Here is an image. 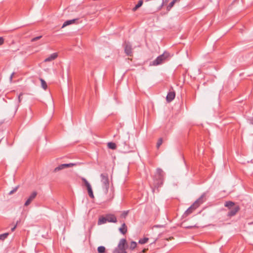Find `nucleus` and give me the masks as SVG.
<instances>
[{"label":"nucleus","instance_id":"2f4dec72","mask_svg":"<svg viewBox=\"0 0 253 253\" xmlns=\"http://www.w3.org/2000/svg\"><path fill=\"white\" fill-rule=\"evenodd\" d=\"M127 211H124L123 214H122V216L123 217H126V216L127 215Z\"/></svg>","mask_w":253,"mask_h":253},{"label":"nucleus","instance_id":"7ed1b4c3","mask_svg":"<svg viewBox=\"0 0 253 253\" xmlns=\"http://www.w3.org/2000/svg\"><path fill=\"white\" fill-rule=\"evenodd\" d=\"M100 177L103 190L104 193L107 194L108 192L109 187L108 174L106 173H101L100 174Z\"/></svg>","mask_w":253,"mask_h":253},{"label":"nucleus","instance_id":"4c0bfd02","mask_svg":"<svg viewBox=\"0 0 253 253\" xmlns=\"http://www.w3.org/2000/svg\"><path fill=\"white\" fill-rule=\"evenodd\" d=\"M172 2H173V3L175 4V3L176 2L174 0H172Z\"/></svg>","mask_w":253,"mask_h":253},{"label":"nucleus","instance_id":"9b49d317","mask_svg":"<svg viewBox=\"0 0 253 253\" xmlns=\"http://www.w3.org/2000/svg\"><path fill=\"white\" fill-rule=\"evenodd\" d=\"M175 94L174 91H170L168 93L166 99L168 102H171L175 97Z\"/></svg>","mask_w":253,"mask_h":253},{"label":"nucleus","instance_id":"f704fd0d","mask_svg":"<svg viewBox=\"0 0 253 253\" xmlns=\"http://www.w3.org/2000/svg\"><path fill=\"white\" fill-rule=\"evenodd\" d=\"M17 224V223H16ZM17 225H15L13 228H11V231H14Z\"/></svg>","mask_w":253,"mask_h":253},{"label":"nucleus","instance_id":"ddd939ff","mask_svg":"<svg viewBox=\"0 0 253 253\" xmlns=\"http://www.w3.org/2000/svg\"><path fill=\"white\" fill-rule=\"evenodd\" d=\"M225 207L228 208V209H231L234 207H236L237 205H235V203L231 201H227L224 205Z\"/></svg>","mask_w":253,"mask_h":253},{"label":"nucleus","instance_id":"b1692460","mask_svg":"<svg viewBox=\"0 0 253 253\" xmlns=\"http://www.w3.org/2000/svg\"><path fill=\"white\" fill-rule=\"evenodd\" d=\"M8 235V233H5L4 234H0V240H4L5 238H7Z\"/></svg>","mask_w":253,"mask_h":253},{"label":"nucleus","instance_id":"58836bf2","mask_svg":"<svg viewBox=\"0 0 253 253\" xmlns=\"http://www.w3.org/2000/svg\"><path fill=\"white\" fill-rule=\"evenodd\" d=\"M174 0L176 2L180 1V0Z\"/></svg>","mask_w":253,"mask_h":253},{"label":"nucleus","instance_id":"20e7f679","mask_svg":"<svg viewBox=\"0 0 253 253\" xmlns=\"http://www.w3.org/2000/svg\"><path fill=\"white\" fill-rule=\"evenodd\" d=\"M126 241L125 239L120 240L117 248L115 249L113 253H126Z\"/></svg>","mask_w":253,"mask_h":253},{"label":"nucleus","instance_id":"cd10ccee","mask_svg":"<svg viewBox=\"0 0 253 253\" xmlns=\"http://www.w3.org/2000/svg\"><path fill=\"white\" fill-rule=\"evenodd\" d=\"M174 4L173 3V2L171 1V2H170V3L169 4V5L167 7V10H169L173 7Z\"/></svg>","mask_w":253,"mask_h":253},{"label":"nucleus","instance_id":"aec40b11","mask_svg":"<svg viewBox=\"0 0 253 253\" xmlns=\"http://www.w3.org/2000/svg\"><path fill=\"white\" fill-rule=\"evenodd\" d=\"M87 190L89 197L91 198H94V195L91 188V186L87 188Z\"/></svg>","mask_w":253,"mask_h":253},{"label":"nucleus","instance_id":"4be33fe9","mask_svg":"<svg viewBox=\"0 0 253 253\" xmlns=\"http://www.w3.org/2000/svg\"><path fill=\"white\" fill-rule=\"evenodd\" d=\"M98 253H105V248L104 246H99L97 248Z\"/></svg>","mask_w":253,"mask_h":253},{"label":"nucleus","instance_id":"473e14b6","mask_svg":"<svg viewBox=\"0 0 253 253\" xmlns=\"http://www.w3.org/2000/svg\"><path fill=\"white\" fill-rule=\"evenodd\" d=\"M14 73H12L10 77V78H9V80H10V81L11 82L12 81V78H13V77L14 76Z\"/></svg>","mask_w":253,"mask_h":253},{"label":"nucleus","instance_id":"5701e85b","mask_svg":"<svg viewBox=\"0 0 253 253\" xmlns=\"http://www.w3.org/2000/svg\"><path fill=\"white\" fill-rule=\"evenodd\" d=\"M148 238H144L143 239H140L139 240L138 243L140 244H144L148 242Z\"/></svg>","mask_w":253,"mask_h":253},{"label":"nucleus","instance_id":"1a4fd4ad","mask_svg":"<svg viewBox=\"0 0 253 253\" xmlns=\"http://www.w3.org/2000/svg\"><path fill=\"white\" fill-rule=\"evenodd\" d=\"M37 193L36 191H34L32 193V194L30 195L27 200L25 203V206H28L30 204L31 202L36 198L37 196Z\"/></svg>","mask_w":253,"mask_h":253},{"label":"nucleus","instance_id":"e433bc0d","mask_svg":"<svg viewBox=\"0 0 253 253\" xmlns=\"http://www.w3.org/2000/svg\"><path fill=\"white\" fill-rule=\"evenodd\" d=\"M3 121H2V120H0V125L1 124H2L3 123Z\"/></svg>","mask_w":253,"mask_h":253},{"label":"nucleus","instance_id":"7c9ffc66","mask_svg":"<svg viewBox=\"0 0 253 253\" xmlns=\"http://www.w3.org/2000/svg\"><path fill=\"white\" fill-rule=\"evenodd\" d=\"M4 42V39L2 37H0V45H2Z\"/></svg>","mask_w":253,"mask_h":253},{"label":"nucleus","instance_id":"f8f14e48","mask_svg":"<svg viewBox=\"0 0 253 253\" xmlns=\"http://www.w3.org/2000/svg\"><path fill=\"white\" fill-rule=\"evenodd\" d=\"M58 56V54L57 53H53L51 54L49 57L44 59L45 62H50L55 59Z\"/></svg>","mask_w":253,"mask_h":253},{"label":"nucleus","instance_id":"c9c22d12","mask_svg":"<svg viewBox=\"0 0 253 253\" xmlns=\"http://www.w3.org/2000/svg\"><path fill=\"white\" fill-rule=\"evenodd\" d=\"M164 0H163V2H162V4L160 5V9H161L164 6Z\"/></svg>","mask_w":253,"mask_h":253},{"label":"nucleus","instance_id":"ea45409f","mask_svg":"<svg viewBox=\"0 0 253 253\" xmlns=\"http://www.w3.org/2000/svg\"><path fill=\"white\" fill-rule=\"evenodd\" d=\"M252 123L253 124V123Z\"/></svg>","mask_w":253,"mask_h":253},{"label":"nucleus","instance_id":"c85d7f7f","mask_svg":"<svg viewBox=\"0 0 253 253\" xmlns=\"http://www.w3.org/2000/svg\"><path fill=\"white\" fill-rule=\"evenodd\" d=\"M41 38H42V36H38V37H35V38H33V39H32L31 41H32V42H35V41H37V40H38L40 39Z\"/></svg>","mask_w":253,"mask_h":253},{"label":"nucleus","instance_id":"0eeeda50","mask_svg":"<svg viewBox=\"0 0 253 253\" xmlns=\"http://www.w3.org/2000/svg\"><path fill=\"white\" fill-rule=\"evenodd\" d=\"M125 52L128 56H131L132 55V46L128 42H126L125 43Z\"/></svg>","mask_w":253,"mask_h":253},{"label":"nucleus","instance_id":"a211bd4d","mask_svg":"<svg viewBox=\"0 0 253 253\" xmlns=\"http://www.w3.org/2000/svg\"><path fill=\"white\" fill-rule=\"evenodd\" d=\"M143 0H140L138 3L132 8V10L133 11H136L138 8H139L140 6H141V5H142L143 4Z\"/></svg>","mask_w":253,"mask_h":253},{"label":"nucleus","instance_id":"dca6fc26","mask_svg":"<svg viewBox=\"0 0 253 253\" xmlns=\"http://www.w3.org/2000/svg\"><path fill=\"white\" fill-rule=\"evenodd\" d=\"M106 218V216L105 217L101 216V217H99L98 221V224L101 225V224L106 223L107 221V219Z\"/></svg>","mask_w":253,"mask_h":253},{"label":"nucleus","instance_id":"f03ea898","mask_svg":"<svg viewBox=\"0 0 253 253\" xmlns=\"http://www.w3.org/2000/svg\"><path fill=\"white\" fill-rule=\"evenodd\" d=\"M206 194H203L185 212L184 214L187 216L203 204L206 200Z\"/></svg>","mask_w":253,"mask_h":253},{"label":"nucleus","instance_id":"c756f323","mask_svg":"<svg viewBox=\"0 0 253 253\" xmlns=\"http://www.w3.org/2000/svg\"><path fill=\"white\" fill-rule=\"evenodd\" d=\"M157 172L158 174H159V175H160V176H161V174L163 172V171L162 169H157Z\"/></svg>","mask_w":253,"mask_h":253},{"label":"nucleus","instance_id":"f257e3e1","mask_svg":"<svg viewBox=\"0 0 253 253\" xmlns=\"http://www.w3.org/2000/svg\"><path fill=\"white\" fill-rule=\"evenodd\" d=\"M129 140V134L128 132H125L120 136L117 142L119 146L124 153H126L134 151V148L130 147L128 144Z\"/></svg>","mask_w":253,"mask_h":253},{"label":"nucleus","instance_id":"6ab92c4d","mask_svg":"<svg viewBox=\"0 0 253 253\" xmlns=\"http://www.w3.org/2000/svg\"><path fill=\"white\" fill-rule=\"evenodd\" d=\"M109 148L114 150L116 148V144L113 142H109L107 144Z\"/></svg>","mask_w":253,"mask_h":253},{"label":"nucleus","instance_id":"6e6552de","mask_svg":"<svg viewBox=\"0 0 253 253\" xmlns=\"http://www.w3.org/2000/svg\"><path fill=\"white\" fill-rule=\"evenodd\" d=\"M240 208L239 206L234 207L231 209H229V211L228 212L227 216L229 217L235 215L237 212L239 211Z\"/></svg>","mask_w":253,"mask_h":253},{"label":"nucleus","instance_id":"2eb2a0df","mask_svg":"<svg viewBox=\"0 0 253 253\" xmlns=\"http://www.w3.org/2000/svg\"><path fill=\"white\" fill-rule=\"evenodd\" d=\"M76 20H77L76 19H74L72 20H67V21H65L62 25V28H63L68 25H69L71 24L74 23Z\"/></svg>","mask_w":253,"mask_h":253},{"label":"nucleus","instance_id":"a878e982","mask_svg":"<svg viewBox=\"0 0 253 253\" xmlns=\"http://www.w3.org/2000/svg\"><path fill=\"white\" fill-rule=\"evenodd\" d=\"M162 143H163V139L162 138H159L157 143V147L158 148H159V147L162 145Z\"/></svg>","mask_w":253,"mask_h":253},{"label":"nucleus","instance_id":"9d476101","mask_svg":"<svg viewBox=\"0 0 253 253\" xmlns=\"http://www.w3.org/2000/svg\"><path fill=\"white\" fill-rule=\"evenodd\" d=\"M107 221L109 222L116 223L117 221L116 217L112 214H108L106 215Z\"/></svg>","mask_w":253,"mask_h":253},{"label":"nucleus","instance_id":"393cba45","mask_svg":"<svg viewBox=\"0 0 253 253\" xmlns=\"http://www.w3.org/2000/svg\"><path fill=\"white\" fill-rule=\"evenodd\" d=\"M137 244L135 242L132 241L131 242L130 245V249L131 250H133L136 247Z\"/></svg>","mask_w":253,"mask_h":253},{"label":"nucleus","instance_id":"72a5a7b5","mask_svg":"<svg viewBox=\"0 0 253 253\" xmlns=\"http://www.w3.org/2000/svg\"><path fill=\"white\" fill-rule=\"evenodd\" d=\"M22 95V93H20L18 96V101L19 102H20L21 101V96Z\"/></svg>","mask_w":253,"mask_h":253},{"label":"nucleus","instance_id":"423d86ee","mask_svg":"<svg viewBox=\"0 0 253 253\" xmlns=\"http://www.w3.org/2000/svg\"><path fill=\"white\" fill-rule=\"evenodd\" d=\"M76 164L74 163H70V164H61L55 168L54 169V172H56L58 171H60L61 170H62L63 169L72 167L74 166H75Z\"/></svg>","mask_w":253,"mask_h":253},{"label":"nucleus","instance_id":"bb28decb","mask_svg":"<svg viewBox=\"0 0 253 253\" xmlns=\"http://www.w3.org/2000/svg\"><path fill=\"white\" fill-rule=\"evenodd\" d=\"M18 186H16L15 187L13 190H12L11 191H10L9 193V195H12L14 193H15L18 189Z\"/></svg>","mask_w":253,"mask_h":253},{"label":"nucleus","instance_id":"4468645a","mask_svg":"<svg viewBox=\"0 0 253 253\" xmlns=\"http://www.w3.org/2000/svg\"><path fill=\"white\" fill-rule=\"evenodd\" d=\"M119 231L123 234H125L127 232V227L125 223H123L122 226L119 228Z\"/></svg>","mask_w":253,"mask_h":253},{"label":"nucleus","instance_id":"412c9836","mask_svg":"<svg viewBox=\"0 0 253 253\" xmlns=\"http://www.w3.org/2000/svg\"><path fill=\"white\" fill-rule=\"evenodd\" d=\"M82 180L84 182L85 186L87 188L91 187L90 184H89V183L87 181V180L85 178L82 177Z\"/></svg>","mask_w":253,"mask_h":253},{"label":"nucleus","instance_id":"f3484780","mask_svg":"<svg viewBox=\"0 0 253 253\" xmlns=\"http://www.w3.org/2000/svg\"><path fill=\"white\" fill-rule=\"evenodd\" d=\"M40 81H41V83L42 87L44 90H46L47 88V84H46V83L45 82V81L42 78L40 79Z\"/></svg>","mask_w":253,"mask_h":253},{"label":"nucleus","instance_id":"39448f33","mask_svg":"<svg viewBox=\"0 0 253 253\" xmlns=\"http://www.w3.org/2000/svg\"><path fill=\"white\" fill-rule=\"evenodd\" d=\"M169 56V53L168 52H165L162 55L159 56L155 60H154L152 63L151 65L157 66L161 64Z\"/></svg>","mask_w":253,"mask_h":253}]
</instances>
